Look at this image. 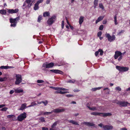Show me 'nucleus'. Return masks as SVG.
Masks as SVG:
<instances>
[{"instance_id":"nucleus-1","label":"nucleus","mask_w":130,"mask_h":130,"mask_svg":"<svg viewBox=\"0 0 130 130\" xmlns=\"http://www.w3.org/2000/svg\"><path fill=\"white\" fill-rule=\"evenodd\" d=\"M65 110V109L64 108H62V109H59V108H57L54 109L52 111L50 112H44L43 114L44 115H47L49 114H52L53 112H54L55 113H59L61 112H64Z\"/></svg>"},{"instance_id":"nucleus-2","label":"nucleus","mask_w":130,"mask_h":130,"mask_svg":"<svg viewBox=\"0 0 130 130\" xmlns=\"http://www.w3.org/2000/svg\"><path fill=\"white\" fill-rule=\"evenodd\" d=\"M26 117V114L25 112H24L23 113L21 114L18 117V120L21 121Z\"/></svg>"},{"instance_id":"nucleus-3","label":"nucleus","mask_w":130,"mask_h":130,"mask_svg":"<svg viewBox=\"0 0 130 130\" xmlns=\"http://www.w3.org/2000/svg\"><path fill=\"white\" fill-rule=\"evenodd\" d=\"M16 81L15 82V84L18 85L22 82L21 76V75L17 74L16 75Z\"/></svg>"},{"instance_id":"nucleus-4","label":"nucleus","mask_w":130,"mask_h":130,"mask_svg":"<svg viewBox=\"0 0 130 130\" xmlns=\"http://www.w3.org/2000/svg\"><path fill=\"white\" fill-rule=\"evenodd\" d=\"M116 68L120 72H125L128 71L129 68L127 67H121L119 66H116Z\"/></svg>"},{"instance_id":"nucleus-5","label":"nucleus","mask_w":130,"mask_h":130,"mask_svg":"<svg viewBox=\"0 0 130 130\" xmlns=\"http://www.w3.org/2000/svg\"><path fill=\"white\" fill-rule=\"evenodd\" d=\"M54 66V63L53 62H51L48 63L46 62L44 63L42 67H45L46 68H50L53 67Z\"/></svg>"},{"instance_id":"nucleus-6","label":"nucleus","mask_w":130,"mask_h":130,"mask_svg":"<svg viewBox=\"0 0 130 130\" xmlns=\"http://www.w3.org/2000/svg\"><path fill=\"white\" fill-rule=\"evenodd\" d=\"M117 104L119 105L120 107H125L127 106V102L123 101H116L115 102Z\"/></svg>"},{"instance_id":"nucleus-7","label":"nucleus","mask_w":130,"mask_h":130,"mask_svg":"<svg viewBox=\"0 0 130 130\" xmlns=\"http://www.w3.org/2000/svg\"><path fill=\"white\" fill-rule=\"evenodd\" d=\"M106 37L108 38V40L110 42H112L114 41L115 39V35H113L111 36L109 34H106Z\"/></svg>"},{"instance_id":"nucleus-8","label":"nucleus","mask_w":130,"mask_h":130,"mask_svg":"<svg viewBox=\"0 0 130 130\" xmlns=\"http://www.w3.org/2000/svg\"><path fill=\"white\" fill-rule=\"evenodd\" d=\"M56 17L55 16L52 17L51 18L48 19L47 21V23L49 25H51L53 24L55 20Z\"/></svg>"},{"instance_id":"nucleus-9","label":"nucleus","mask_w":130,"mask_h":130,"mask_svg":"<svg viewBox=\"0 0 130 130\" xmlns=\"http://www.w3.org/2000/svg\"><path fill=\"white\" fill-rule=\"evenodd\" d=\"M113 126L112 125H105L103 126V128L104 130H111L113 129Z\"/></svg>"},{"instance_id":"nucleus-10","label":"nucleus","mask_w":130,"mask_h":130,"mask_svg":"<svg viewBox=\"0 0 130 130\" xmlns=\"http://www.w3.org/2000/svg\"><path fill=\"white\" fill-rule=\"evenodd\" d=\"M83 124L89 126H94L95 124L93 123L87 122H84L82 123Z\"/></svg>"},{"instance_id":"nucleus-11","label":"nucleus","mask_w":130,"mask_h":130,"mask_svg":"<svg viewBox=\"0 0 130 130\" xmlns=\"http://www.w3.org/2000/svg\"><path fill=\"white\" fill-rule=\"evenodd\" d=\"M19 10L18 9H8V13H17L18 12Z\"/></svg>"},{"instance_id":"nucleus-12","label":"nucleus","mask_w":130,"mask_h":130,"mask_svg":"<svg viewBox=\"0 0 130 130\" xmlns=\"http://www.w3.org/2000/svg\"><path fill=\"white\" fill-rule=\"evenodd\" d=\"M122 54V53L119 51H117L115 52V59H117L119 56H121Z\"/></svg>"},{"instance_id":"nucleus-13","label":"nucleus","mask_w":130,"mask_h":130,"mask_svg":"<svg viewBox=\"0 0 130 130\" xmlns=\"http://www.w3.org/2000/svg\"><path fill=\"white\" fill-rule=\"evenodd\" d=\"M34 0H26V2L28 4V6L30 7L32 5V4L34 3Z\"/></svg>"},{"instance_id":"nucleus-14","label":"nucleus","mask_w":130,"mask_h":130,"mask_svg":"<svg viewBox=\"0 0 130 130\" xmlns=\"http://www.w3.org/2000/svg\"><path fill=\"white\" fill-rule=\"evenodd\" d=\"M50 71L56 74H62L63 73L62 72L58 70H50Z\"/></svg>"},{"instance_id":"nucleus-15","label":"nucleus","mask_w":130,"mask_h":130,"mask_svg":"<svg viewBox=\"0 0 130 130\" xmlns=\"http://www.w3.org/2000/svg\"><path fill=\"white\" fill-rule=\"evenodd\" d=\"M101 114H102V116L105 117L109 116H111L112 115L111 113H101Z\"/></svg>"},{"instance_id":"nucleus-16","label":"nucleus","mask_w":130,"mask_h":130,"mask_svg":"<svg viewBox=\"0 0 130 130\" xmlns=\"http://www.w3.org/2000/svg\"><path fill=\"white\" fill-rule=\"evenodd\" d=\"M104 17V16H101L99 17L95 21L96 24H97L98 22L102 20Z\"/></svg>"},{"instance_id":"nucleus-17","label":"nucleus","mask_w":130,"mask_h":130,"mask_svg":"<svg viewBox=\"0 0 130 130\" xmlns=\"http://www.w3.org/2000/svg\"><path fill=\"white\" fill-rule=\"evenodd\" d=\"M26 104L24 103L22 104L20 108L19 109V110H23L26 107Z\"/></svg>"},{"instance_id":"nucleus-18","label":"nucleus","mask_w":130,"mask_h":130,"mask_svg":"<svg viewBox=\"0 0 130 130\" xmlns=\"http://www.w3.org/2000/svg\"><path fill=\"white\" fill-rule=\"evenodd\" d=\"M84 17L82 16L80 17L79 20V23L80 24H82L84 21Z\"/></svg>"},{"instance_id":"nucleus-19","label":"nucleus","mask_w":130,"mask_h":130,"mask_svg":"<svg viewBox=\"0 0 130 130\" xmlns=\"http://www.w3.org/2000/svg\"><path fill=\"white\" fill-rule=\"evenodd\" d=\"M69 121V123H72L73 124L78 125H79L77 122L74 121L73 120H70Z\"/></svg>"},{"instance_id":"nucleus-20","label":"nucleus","mask_w":130,"mask_h":130,"mask_svg":"<svg viewBox=\"0 0 130 130\" xmlns=\"http://www.w3.org/2000/svg\"><path fill=\"white\" fill-rule=\"evenodd\" d=\"M101 113L97 112H92L91 113V114L94 116H101L100 115L101 114Z\"/></svg>"},{"instance_id":"nucleus-21","label":"nucleus","mask_w":130,"mask_h":130,"mask_svg":"<svg viewBox=\"0 0 130 130\" xmlns=\"http://www.w3.org/2000/svg\"><path fill=\"white\" fill-rule=\"evenodd\" d=\"M39 4L36 3L35 4V6L34 7V9L35 10H36L39 9Z\"/></svg>"},{"instance_id":"nucleus-22","label":"nucleus","mask_w":130,"mask_h":130,"mask_svg":"<svg viewBox=\"0 0 130 130\" xmlns=\"http://www.w3.org/2000/svg\"><path fill=\"white\" fill-rule=\"evenodd\" d=\"M98 0H94V8H96V6L98 5Z\"/></svg>"},{"instance_id":"nucleus-23","label":"nucleus","mask_w":130,"mask_h":130,"mask_svg":"<svg viewBox=\"0 0 130 130\" xmlns=\"http://www.w3.org/2000/svg\"><path fill=\"white\" fill-rule=\"evenodd\" d=\"M11 23H17V22H16L14 19H13L12 18H10L9 19Z\"/></svg>"},{"instance_id":"nucleus-24","label":"nucleus","mask_w":130,"mask_h":130,"mask_svg":"<svg viewBox=\"0 0 130 130\" xmlns=\"http://www.w3.org/2000/svg\"><path fill=\"white\" fill-rule=\"evenodd\" d=\"M58 122L57 121L53 123L51 127L52 128H55V126L57 125Z\"/></svg>"},{"instance_id":"nucleus-25","label":"nucleus","mask_w":130,"mask_h":130,"mask_svg":"<svg viewBox=\"0 0 130 130\" xmlns=\"http://www.w3.org/2000/svg\"><path fill=\"white\" fill-rule=\"evenodd\" d=\"M50 15V13L48 12H46L43 13V16L45 17L46 16H49Z\"/></svg>"},{"instance_id":"nucleus-26","label":"nucleus","mask_w":130,"mask_h":130,"mask_svg":"<svg viewBox=\"0 0 130 130\" xmlns=\"http://www.w3.org/2000/svg\"><path fill=\"white\" fill-rule=\"evenodd\" d=\"M0 13L3 14L5 15L6 14V10L4 9H2L0 10Z\"/></svg>"},{"instance_id":"nucleus-27","label":"nucleus","mask_w":130,"mask_h":130,"mask_svg":"<svg viewBox=\"0 0 130 130\" xmlns=\"http://www.w3.org/2000/svg\"><path fill=\"white\" fill-rule=\"evenodd\" d=\"M7 79V78L6 77H5L3 78H0V82H4L6 81Z\"/></svg>"},{"instance_id":"nucleus-28","label":"nucleus","mask_w":130,"mask_h":130,"mask_svg":"<svg viewBox=\"0 0 130 130\" xmlns=\"http://www.w3.org/2000/svg\"><path fill=\"white\" fill-rule=\"evenodd\" d=\"M10 67H9L8 66H2L0 67V68L1 69H8L9 68H10Z\"/></svg>"},{"instance_id":"nucleus-29","label":"nucleus","mask_w":130,"mask_h":130,"mask_svg":"<svg viewBox=\"0 0 130 130\" xmlns=\"http://www.w3.org/2000/svg\"><path fill=\"white\" fill-rule=\"evenodd\" d=\"M23 90L20 89H15V93H20L23 92Z\"/></svg>"},{"instance_id":"nucleus-30","label":"nucleus","mask_w":130,"mask_h":130,"mask_svg":"<svg viewBox=\"0 0 130 130\" xmlns=\"http://www.w3.org/2000/svg\"><path fill=\"white\" fill-rule=\"evenodd\" d=\"M42 19V15H40L38 18V21L40 22V21Z\"/></svg>"},{"instance_id":"nucleus-31","label":"nucleus","mask_w":130,"mask_h":130,"mask_svg":"<svg viewBox=\"0 0 130 130\" xmlns=\"http://www.w3.org/2000/svg\"><path fill=\"white\" fill-rule=\"evenodd\" d=\"M39 120L41 122H45L44 118L43 117H41L39 119Z\"/></svg>"},{"instance_id":"nucleus-32","label":"nucleus","mask_w":130,"mask_h":130,"mask_svg":"<svg viewBox=\"0 0 130 130\" xmlns=\"http://www.w3.org/2000/svg\"><path fill=\"white\" fill-rule=\"evenodd\" d=\"M50 87V88H52L55 90H59V87H55L52 86Z\"/></svg>"},{"instance_id":"nucleus-33","label":"nucleus","mask_w":130,"mask_h":130,"mask_svg":"<svg viewBox=\"0 0 130 130\" xmlns=\"http://www.w3.org/2000/svg\"><path fill=\"white\" fill-rule=\"evenodd\" d=\"M100 52V54L101 55H102L103 53V52L102 50L101 49H99L98 50Z\"/></svg>"},{"instance_id":"nucleus-34","label":"nucleus","mask_w":130,"mask_h":130,"mask_svg":"<svg viewBox=\"0 0 130 130\" xmlns=\"http://www.w3.org/2000/svg\"><path fill=\"white\" fill-rule=\"evenodd\" d=\"M42 103H43L45 106H46L48 103L47 101L46 100L44 101H42Z\"/></svg>"},{"instance_id":"nucleus-35","label":"nucleus","mask_w":130,"mask_h":130,"mask_svg":"<svg viewBox=\"0 0 130 130\" xmlns=\"http://www.w3.org/2000/svg\"><path fill=\"white\" fill-rule=\"evenodd\" d=\"M99 7L100 8H101L102 9H104V7L102 3L99 4Z\"/></svg>"},{"instance_id":"nucleus-36","label":"nucleus","mask_w":130,"mask_h":130,"mask_svg":"<svg viewBox=\"0 0 130 130\" xmlns=\"http://www.w3.org/2000/svg\"><path fill=\"white\" fill-rule=\"evenodd\" d=\"M8 109V108L7 107H5L2 108V109H0V110L2 111H6Z\"/></svg>"},{"instance_id":"nucleus-37","label":"nucleus","mask_w":130,"mask_h":130,"mask_svg":"<svg viewBox=\"0 0 130 130\" xmlns=\"http://www.w3.org/2000/svg\"><path fill=\"white\" fill-rule=\"evenodd\" d=\"M14 117L15 116L13 115H10L7 116V117L8 118H11Z\"/></svg>"},{"instance_id":"nucleus-38","label":"nucleus","mask_w":130,"mask_h":130,"mask_svg":"<svg viewBox=\"0 0 130 130\" xmlns=\"http://www.w3.org/2000/svg\"><path fill=\"white\" fill-rule=\"evenodd\" d=\"M44 82L43 80H38L37 81V82L38 83H42Z\"/></svg>"},{"instance_id":"nucleus-39","label":"nucleus","mask_w":130,"mask_h":130,"mask_svg":"<svg viewBox=\"0 0 130 130\" xmlns=\"http://www.w3.org/2000/svg\"><path fill=\"white\" fill-rule=\"evenodd\" d=\"M124 113H125L130 114V110H125L124 111Z\"/></svg>"},{"instance_id":"nucleus-40","label":"nucleus","mask_w":130,"mask_h":130,"mask_svg":"<svg viewBox=\"0 0 130 130\" xmlns=\"http://www.w3.org/2000/svg\"><path fill=\"white\" fill-rule=\"evenodd\" d=\"M59 92H60V93L61 94H64L66 93H68V92H64V91L63 92V91H59Z\"/></svg>"},{"instance_id":"nucleus-41","label":"nucleus","mask_w":130,"mask_h":130,"mask_svg":"<svg viewBox=\"0 0 130 130\" xmlns=\"http://www.w3.org/2000/svg\"><path fill=\"white\" fill-rule=\"evenodd\" d=\"M90 110H97V108L96 107H93L91 108Z\"/></svg>"},{"instance_id":"nucleus-42","label":"nucleus","mask_w":130,"mask_h":130,"mask_svg":"<svg viewBox=\"0 0 130 130\" xmlns=\"http://www.w3.org/2000/svg\"><path fill=\"white\" fill-rule=\"evenodd\" d=\"M103 28V25H101L99 27V29L100 30H102Z\"/></svg>"},{"instance_id":"nucleus-43","label":"nucleus","mask_w":130,"mask_h":130,"mask_svg":"<svg viewBox=\"0 0 130 130\" xmlns=\"http://www.w3.org/2000/svg\"><path fill=\"white\" fill-rule=\"evenodd\" d=\"M75 82V80L73 81L71 80H69L67 81V83H74Z\"/></svg>"},{"instance_id":"nucleus-44","label":"nucleus","mask_w":130,"mask_h":130,"mask_svg":"<svg viewBox=\"0 0 130 130\" xmlns=\"http://www.w3.org/2000/svg\"><path fill=\"white\" fill-rule=\"evenodd\" d=\"M102 34V32L101 31H99L98 33V37H100L101 36Z\"/></svg>"},{"instance_id":"nucleus-45","label":"nucleus","mask_w":130,"mask_h":130,"mask_svg":"<svg viewBox=\"0 0 130 130\" xmlns=\"http://www.w3.org/2000/svg\"><path fill=\"white\" fill-rule=\"evenodd\" d=\"M115 89H116L119 91H120L121 90V88L119 87H116Z\"/></svg>"},{"instance_id":"nucleus-46","label":"nucleus","mask_w":130,"mask_h":130,"mask_svg":"<svg viewBox=\"0 0 130 130\" xmlns=\"http://www.w3.org/2000/svg\"><path fill=\"white\" fill-rule=\"evenodd\" d=\"M124 30H121V31L120 32H119L118 34V35H120V34H122L123 33V32H124Z\"/></svg>"},{"instance_id":"nucleus-47","label":"nucleus","mask_w":130,"mask_h":130,"mask_svg":"<svg viewBox=\"0 0 130 130\" xmlns=\"http://www.w3.org/2000/svg\"><path fill=\"white\" fill-rule=\"evenodd\" d=\"M64 21H62V24H61V26H62V29L63 28H64Z\"/></svg>"},{"instance_id":"nucleus-48","label":"nucleus","mask_w":130,"mask_h":130,"mask_svg":"<svg viewBox=\"0 0 130 130\" xmlns=\"http://www.w3.org/2000/svg\"><path fill=\"white\" fill-rule=\"evenodd\" d=\"M59 91L60 90H62L63 91H65L67 90V89L62 88H59Z\"/></svg>"},{"instance_id":"nucleus-49","label":"nucleus","mask_w":130,"mask_h":130,"mask_svg":"<svg viewBox=\"0 0 130 130\" xmlns=\"http://www.w3.org/2000/svg\"><path fill=\"white\" fill-rule=\"evenodd\" d=\"M43 0H39L37 1V3L38 4H39L40 3H42L43 2Z\"/></svg>"},{"instance_id":"nucleus-50","label":"nucleus","mask_w":130,"mask_h":130,"mask_svg":"<svg viewBox=\"0 0 130 130\" xmlns=\"http://www.w3.org/2000/svg\"><path fill=\"white\" fill-rule=\"evenodd\" d=\"M98 125L100 127H103V126H104L105 125H104L102 123H100L99 124H98Z\"/></svg>"},{"instance_id":"nucleus-51","label":"nucleus","mask_w":130,"mask_h":130,"mask_svg":"<svg viewBox=\"0 0 130 130\" xmlns=\"http://www.w3.org/2000/svg\"><path fill=\"white\" fill-rule=\"evenodd\" d=\"M16 24L15 23H13V24H11V27H14L16 25Z\"/></svg>"},{"instance_id":"nucleus-52","label":"nucleus","mask_w":130,"mask_h":130,"mask_svg":"<svg viewBox=\"0 0 130 130\" xmlns=\"http://www.w3.org/2000/svg\"><path fill=\"white\" fill-rule=\"evenodd\" d=\"M100 89V88L99 87V88H95L94 89H92L93 90V91H95V90H97Z\"/></svg>"},{"instance_id":"nucleus-53","label":"nucleus","mask_w":130,"mask_h":130,"mask_svg":"<svg viewBox=\"0 0 130 130\" xmlns=\"http://www.w3.org/2000/svg\"><path fill=\"white\" fill-rule=\"evenodd\" d=\"M20 18L19 17H18L16 18L15 19H15L16 22H17V21H18Z\"/></svg>"},{"instance_id":"nucleus-54","label":"nucleus","mask_w":130,"mask_h":130,"mask_svg":"<svg viewBox=\"0 0 130 130\" xmlns=\"http://www.w3.org/2000/svg\"><path fill=\"white\" fill-rule=\"evenodd\" d=\"M66 96L67 97H73V95L72 94H67L66 95Z\"/></svg>"},{"instance_id":"nucleus-55","label":"nucleus","mask_w":130,"mask_h":130,"mask_svg":"<svg viewBox=\"0 0 130 130\" xmlns=\"http://www.w3.org/2000/svg\"><path fill=\"white\" fill-rule=\"evenodd\" d=\"M42 130H48V129L47 127H44L42 128Z\"/></svg>"},{"instance_id":"nucleus-56","label":"nucleus","mask_w":130,"mask_h":130,"mask_svg":"<svg viewBox=\"0 0 130 130\" xmlns=\"http://www.w3.org/2000/svg\"><path fill=\"white\" fill-rule=\"evenodd\" d=\"M99 52L98 51H96L95 52V54L96 56H97L99 54Z\"/></svg>"},{"instance_id":"nucleus-57","label":"nucleus","mask_w":130,"mask_h":130,"mask_svg":"<svg viewBox=\"0 0 130 130\" xmlns=\"http://www.w3.org/2000/svg\"><path fill=\"white\" fill-rule=\"evenodd\" d=\"M5 106V104H2L0 105V108H2Z\"/></svg>"},{"instance_id":"nucleus-58","label":"nucleus","mask_w":130,"mask_h":130,"mask_svg":"<svg viewBox=\"0 0 130 130\" xmlns=\"http://www.w3.org/2000/svg\"><path fill=\"white\" fill-rule=\"evenodd\" d=\"M107 22V21L106 20H104L103 22V24H105Z\"/></svg>"},{"instance_id":"nucleus-59","label":"nucleus","mask_w":130,"mask_h":130,"mask_svg":"<svg viewBox=\"0 0 130 130\" xmlns=\"http://www.w3.org/2000/svg\"><path fill=\"white\" fill-rule=\"evenodd\" d=\"M120 130H127V129L125 127H123L121 128Z\"/></svg>"},{"instance_id":"nucleus-60","label":"nucleus","mask_w":130,"mask_h":130,"mask_svg":"<svg viewBox=\"0 0 130 130\" xmlns=\"http://www.w3.org/2000/svg\"><path fill=\"white\" fill-rule=\"evenodd\" d=\"M0 130H6V129L4 127H2L0 128Z\"/></svg>"},{"instance_id":"nucleus-61","label":"nucleus","mask_w":130,"mask_h":130,"mask_svg":"<svg viewBox=\"0 0 130 130\" xmlns=\"http://www.w3.org/2000/svg\"><path fill=\"white\" fill-rule=\"evenodd\" d=\"M31 105H33V106L36 105L37 104H36L35 102H32L31 103Z\"/></svg>"},{"instance_id":"nucleus-62","label":"nucleus","mask_w":130,"mask_h":130,"mask_svg":"<svg viewBox=\"0 0 130 130\" xmlns=\"http://www.w3.org/2000/svg\"><path fill=\"white\" fill-rule=\"evenodd\" d=\"M69 25L70 27V28L72 30H73V28H74L73 27V26H71L70 24H69Z\"/></svg>"},{"instance_id":"nucleus-63","label":"nucleus","mask_w":130,"mask_h":130,"mask_svg":"<svg viewBox=\"0 0 130 130\" xmlns=\"http://www.w3.org/2000/svg\"><path fill=\"white\" fill-rule=\"evenodd\" d=\"M122 56H121L118 59V60L119 61H120V60L122 59Z\"/></svg>"},{"instance_id":"nucleus-64","label":"nucleus","mask_w":130,"mask_h":130,"mask_svg":"<svg viewBox=\"0 0 130 130\" xmlns=\"http://www.w3.org/2000/svg\"><path fill=\"white\" fill-rule=\"evenodd\" d=\"M50 0H47L46 1V3L47 4H48L50 3Z\"/></svg>"}]
</instances>
